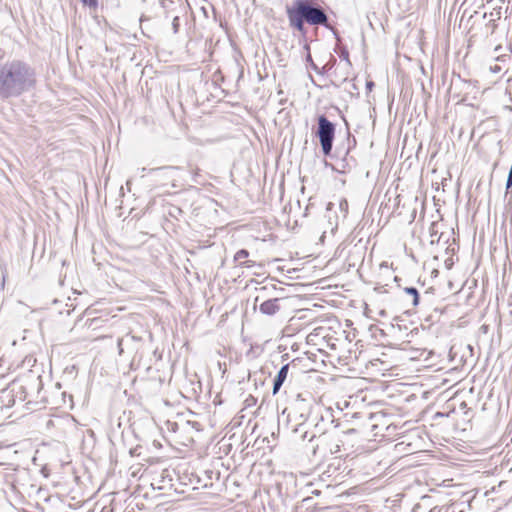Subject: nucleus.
Masks as SVG:
<instances>
[{"label": "nucleus", "mask_w": 512, "mask_h": 512, "mask_svg": "<svg viewBox=\"0 0 512 512\" xmlns=\"http://www.w3.org/2000/svg\"><path fill=\"white\" fill-rule=\"evenodd\" d=\"M35 69L26 61L10 59L0 63V99L18 98L36 86Z\"/></svg>", "instance_id": "1"}, {"label": "nucleus", "mask_w": 512, "mask_h": 512, "mask_svg": "<svg viewBox=\"0 0 512 512\" xmlns=\"http://www.w3.org/2000/svg\"><path fill=\"white\" fill-rule=\"evenodd\" d=\"M286 14L290 27L300 33H305V23L332 29L324 9L308 0H295L292 6H286Z\"/></svg>", "instance_id": "2"}, {"label": "nucleus", "mask_w": 512, "mask_h": 512, "mask_svg": "<svg viewBox=\"0 0 512 512\" xmlns=\"http://www.w3.org/2000/svg\"><path fill=\"white\" fill-rule=\"evenodd\" d=\"M316 134L319 138L323 154L329 156L333 147L335 125L328 120L325 115L318 117V129Z\"/></svg>", "instance_id": "3"}, {"label": "nucleus", "mask_w": 512, "mask_h": 512, "mask_svg": "<svg viewBox=\"0 0 512 512\" xmlns=\"http://www.w3.org/2000/svg\"><path fill=\"white\" fill-rule=\"evenodd\" d=\"M150 171H161V179L171 181L172 187H181L185 181L181 175L182 169L177 166H167L151 169Z\"/></svg>", "instance_id": "4"}, {"label": "nucleus", "mask_w": 512, "mask_h": 512, "mask_svg": "<svg viewBox=\"0 0 512 512\" xmlns=\"http://www.w3.org/2000/svg\"><path fill=\"white\" fill-rule=\"evenodd\" d=\"M279 302V298L264 300L259 304V311L264 315L273 316L280 311Z\"/></svg>", "instance_id": "5"}, {"label": "nucleus", "mask_w": 512, "mask_h": 512, "mask_svg": "<svg viewBox=\"0 0 512 512\" xmlns=\"http://www.w3.org/2000/svg\"><path fill=\"white\" fill-rule=\"evenodd\" d=\"M288 371H289V364L283 365L280 368V370L278 371V373L273 381V389H272L273 395H275L279 392L280 388L286 381L287 376H288Z\"/></svg>", "instance_id": "6"}, {"label": "nucleus", "mask_w": 512, "mask_h": 512, "mask_svg": "<svg viewBox=\"0 0 512 512\" xmlns=\"http://www.w3.org/2000/svg\"><path fill=\"white\" fill-rule=\"evenodd\" d=\"M403 292L407 296L411 297V304L413 305V307L418 306L420 304L421 300L425 301L429 294V291L426 290L424 295L420 296L418 290L415 287H406L403 289Z\"/></svg>", "instance_id": "7"}, {"label": "nucleus", "mask_w": 512, "mask_h": 512, "mask_svg": "<svg viewBox=\"0 0 512 512\" xmlns=\"http://www.w3.org/2000/svg\"><path fill=\"white\" fill-rule=\"evenodd\" d=\"M249 256V251L246 249H241L238 252H236L234 256V261L239 262L241 265H244L245 267H252L254 265L253 261H245L241 262L243 259H246Z\"/></svg>", "instance_id": "8"}, {"label": "nucleus", "mask_w": 512, "mask_h": 512, "mask_svg": "<svg viewBox=\"0 0 512 512\" xmlns=\"http://www.w3.org/2000/svg\"><path fill=\"white\" fill-rule=\"evenodd\" d=\"M300 417L303 418V422L298 425V427L294 430V432L295 433L301 432L302 433L301 437L304 440L308 436V432L306 430H303L304 422L307 420V418H305L303 413H301Z\"/></svg>", "instance_id": "9"}, {"label": "nucleus", "mask_w": 512, "mask_h": 512, "mask_svg": "<svg viewBox=\"0 0 512 512\" xmlns=\"http://www.w3.org/2000/svg\"><path fill=\"white\" fill-rule=\"evenodd\" d=\"M340 57L345 60V70H348L351 68V62L349 60V52L346 48H343L340 54Z\"/></svg>", "instance_id": "10"}, {"label": "nucleus", "mask_w": 512, "mask_h": 512, "mask_svg": "<svg viewBox=\"0 0 512 512\" xmlns=\"http://www.w3.org/2000/svg\"><path fill=\"white\" fill-rule=\"evenodd\" d=\"M340 210L343 212L344 216H346L348 212V202L346 199H341L339 203Z\"/></svg>", "instance_id": "11"}, {"label": "nucleus", "mask_w": 512, "mask_h": 512, "mask_svg": "<svg viewBox=\"0 0 512 512\" xmlns=\"http://www.w3.org/2000/svg\"><path fill=\"white\" fill-rule=\"evenodd\" d=\"M124 342H125V338L118 339L117 346H118V351H119L120 355L123 354V352H124V349H123Z\"/></svg>", "instance_id": "12"}, {"label": "nucleus", "mask_w": 512, "mask_h": 512, "mask_svg": "<svg viewBox=\"0 0 512 512\" xmlns=\"http://www.w3.org/2000/svg\"><path fill=\"white\" fill-rule=\"evenodd\" d=\"M84 4L89 5L90 7H97V0H81Z\"/></svg>", "instance_id": "13"}, {"label": "nucleus", "mask_w": 512, "mask_h": 512, "mask_svg": "<svg viewBox=\"0 0 512 512\" xmlns=\"http://www.w3.org/2000/svg\"><path fill=\"white\" fill-rule=\"evenodd\" d=\"M172 25H173L174 32L177 33L178 27H179V17H177V16L174 17Z\"/></svg>", "instance_id": "14"}, {"label": "nucleus", "mask_w": 512, "mask_h": 512, "mask_svg": "<svg viewBox=\"0 0 512 512\" xmlns=\"http://www.w3.org/2000/svg\"><path fill=\"white\" fill-rule=\"evenodd\" d=\"M509 54H500L498 56H496L495 60L498 61V62H504L506 60V58H509Z\"/></svg>", "instance_id": "15"}, {"label": "nucleus", "mask_w": 512, "mask_h": 512, "mask_svg": "<svg viewBox=\"0 0 512 512\" xmlns=\"http://www.w3.org/2000/svg\"><path fill=\"white\" fill-rule=\"evenodd\" d=\"M502 70L501 66L499 65H494V66H491L490 67V71L492 73H499L500 71Z\"/></svg>", "instance_id": "16"}, {"label": "nucleus", "mask_w": 512, "mask_h": 512, "mask_svg": "<svg viewBox=\"0 0 512 512\" xmlns=\"http://www.w3.org/2000/svg\"><path fill=\"white\" fill-rule=\"evenodd\" d=\"M345 435L346 434H353V433H356V430L355 429H349L347 430L346 432H343Z\"/></svg>", "instance_id": "17"}, {"label": "nucleus", "mask_w": 512, "mask_h": 512, "mask_svg": "<svg viewBox=\"0 0 512 512\" xmlns=\"http://www.w3.org/2000/svg\"><path fill=\"white\" fill-rule=\"evenodd\" d=\"M214 474L213 471H206V475L207 477L211 480L212 479V475Z\"/></svg>", "instance_id": "18"}, {"label": "nucleus", "mask_w": 512, "mask_h": 512, "mask_svg": "<svg viewBox=\"0 0 512 512\" xmlns=\"http://www.w3.org/2000/svg\"><path fill=\"white\" fill-rule=\"evenodd\" d=\"M430 512H442V509L436 510V508H434ZM444 512H449V509L446 508Z\"/></svg>", "instance_id": "19"}, {"label": "nucleus", "mask_w": 512, "mask_h": 512, "mask_svg": "<svg viewBox=\"0 0 512 512\" xmlns=\"http://www.w3.org/2000/svg\"><path fill=\"white\" fill-rule=\"evenodd\" d=\"M502 49V46L501 45H497L494 49L495 52H500V50Z\"/></svg>", "instance_id": "20"}, {"label": "nucleus", "mask_w": 512, "mask_h": 512, "mask_svg": "<svg viewBox=\"0 0 512 512\" xmlns=\"http://www.w3.org/2000/svg\"><path fill=\"white\" fill-rule=\"evenodd\" d=\"M260 301V297L257 296L254 300V306L256 307L257 306V303Z\"/></svg>", "instance_id": "21"}, {"label": "nucleus", "mask_w": 512, "mask_h": 512, "mask_svg": "<svg viewBox=\"0 0 512 512\" xmlns=\"http://www.w3.org/2000/svg\"><path fill=\"white\" fill-rule=\"evenodd\" d=\"M208 486H212V482H210V483L205 482V483H204V487H208Z\"/></svg>", "instance_id": "22"}, {"label": "nucleus", "mask_w": 512, "mask_h": 512, "mask_svg": "<svg viewBox=\"0 0 512 512\" xmlns=\"http://www.w3.org/2000/svg\"><path fill=\"white\" fill-rule=\"evenodd\" d=\"M379 314H380L381 316H385V315H386V312H385V310H381Z\"/></svg>", "instance_id": "23"}, {"label": "nucleus", "mask_w": 512, "mask_h": 512, "mask_svg": "<svg viewBox=\"0 0 512 512\" xmlns=\"http://www.w3.org/2000/svg\"><path fill=\"white\" fill-rule=\"evenodd\" d=\"M307 59H308V61H312L310 54H308Z\"/></svg>", "instance_id": "24"}, {"label": "nucleus", "mask_w": 512, "mask_h": 512, "mask_svg": "<svg viewBox=\"0 0 512 512\" xmlns=\"http://www.w3.org/2000/svg\"><path fill=\"white\" fill-rule=\"evenodd\" d=\"M196 175H197V172H194L193 177H195ZM193 180H194L195 182H197L195 178H193Z\"/></svg>", "instance_id": "25"}, {"label": "nucleus", "mask_w": 512, "mask_h": 512, "mask_svg": "<svg viewBox=\"0 0 512 512\" xmlns=\"http://www.w3.org/2000/svg\"><path fill=\"white\" fill-rule=\"evenodd\" d=\"M141 172H142V173L146 172V168H145V167H143V168L141 169Z\"/></svg>", "instance_id": "26"}, {"label": "nucleus", "mask_w": 512, "mask_h": 512, "mask_svg": "<svg viewBox=\"0 0 512 512\" xmlns=\"http://www.w3.org/2000/svg\"><path fill=\"white\" fill-rule=\"evenodd\" d=\"M315 437V435H311L310 438H309V441H311L313 438Z\"/></svg>", "instance_id": "27"}, {"label": "nucleus", "mask_w": 512, "mask_h": 512, "mask_svg": "<svg viewBox=\"0 0 512 512\" xmlns=\"http://www.w3.org/2000/svg\"><path fill=\"white\" fill-rule=\"evenodd\" d=\"M313 493H314L315 495H319V493H320V492L316 490V491H314Z\"/></svg>", "instance_id": "28"}, {"label": "nucleus", "mask_w": 512, "mask_h": 512, "mask_svg": "<svg viewBox=\"0 0 512 512\" xmlns=\"http://www.w3.org/2000/svg\"><path fill=\"white\" fill-rule=\"evenodd\" d=\"M373 86V83H368V87H372Z\"/></svg>", "instance_id": "29"}]
</instances>
